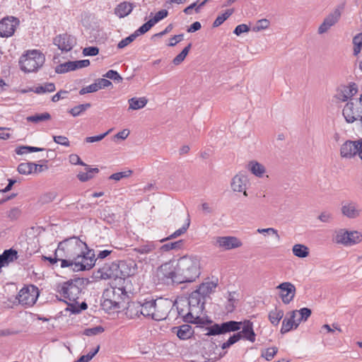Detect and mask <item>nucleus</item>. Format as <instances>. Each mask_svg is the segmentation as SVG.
Masks as SVG:
<instances>
[{
  "label": "nucleus",
  "mask_w": 362,
  "mask_h": 362,
  "mask_svg": "<svg viewBox=\"0 0 362 362\" xmlns=\"http://www.w3.org/2000/svg\"><path fill=\"white\" fill-rule=\"evenodd\" d=\"M276 288L280 290V297L285 304H288L294 298L296 287L290 282L280 284Z\"/></svg>",
  "instance_id": "nucleus-18"
},
{
  "label": "nucleus",
  "mask_w": 362,
  "mask_h": 362,
  "mask_svg": "<svg viewBox=\"0 0 362 362\" xmlns=\"http://www.w3.org/2000/svg\"><path fill=\"white\" fill-rule=\"evenodd\" d=\"M88 250L87 245L76 237H72L60 242L56 250L57 256L63 254L64 260L74 261L85 250Z\"/></svg>",
  "instance_id": "nucleus-4"
},
{
  "label": "nucleus",
  "mask_w": 362,
  "mask_h": 362,
  "mask_svg": "<svg viewBox=\"0 0 362 362\" xmlns=\"http://www.w3.org/2000/svg\"><path fill=\"white\" fill-rule=\"evenodd\" d=\"M103 332L104 328L102 326H96L92 328L85 329L83 334L86 336H94L101 334Z\"/></svg>",
  "instance_id": "nucleus-53"
},
{
  "label": "nucleus",
  "mask_w": 362,
  "mask_h": 362,
  "mask_svg": "<svg viewBox=\"0 0 362 362\" xmlns=\"http://www.w3.org/2000/svg\"><path fill=\"white\" fill-rule=\"evenodd\" d=\"M98 350H99V346H98L94 351L89 352L88 354L81 356L75 362H88V361H90L93 358V356L98 353Z\"/></svg>",
  "instance_id": "nucleus-62"
},
{
  "label": "nucleus",
  "mask_w": 362,
  "mask_h": 362,
  "mask_svg": "<svg viewBox=\"0 0 362 362\" xmlns=\"http://www.w3.org/2000/svg\"><path fill=\"white\" fill-rule=\"evenodd\" d=\"M105 76L117 83H119L122 81V78L121 77V76L116 71L114 70H109L105 74Z\"/></svg>",
  "instance_id": "nucleus-61"
},
{
  "label": "nucleus",
  "mask_w": 362,
  "mask_h": 362,
  "mask_svg": "<svg viewBox=\"0 0 362 362\" xmlns=\"http://www.w3.org/2000/svg\"><path fill=\"white\" fill-rule=\"evenodd\" d=\"M345 8V4L337 5L323 20L318 28L317 33L320 35L326 33L329 30L336 25L340 20Z\"/></svg>",
  "instance_id": "nucleus-9"
},
{
  "label": "nucleus",
  "mask_w": 362,
  "mask_h": 362,
  "mask_svg": "<svg viewBox=\"0 0 362 362\" xmlns=\"http://www.w3.org/2000/svg\"><path fill=\"white\" fill-rule=\"evenodd\" d=\"M142 306V303H132L129 304L126 314L129 316L131 318H134L139 317L141 314V308Z\"/></svg>",
  "instance_id": "nucleus-35"
},
{
  "label": "nucleus",
  "mask_w": 362,
  "mask_h": 362,
  "mask_svg": "<svg viewBox=\"0 0 362 362\" xmlns=\"http://www.w3.org/2000/svg\"><path fill=\"white\" fill-rule=\"evenodd\" d=\"M159 281L167 286L180 284L177 281V267L175 268L170 263L162 264L157 271Z\"/></svg>",
  "instance_id": "nucleus-8"
},
{
  "label": "nucleus",
  "mask_w": 362,
  "mask_h": 362,
  "mask_svg": "<svg viewBox=\"0 0 362 362\" xmlns=\"http://www.w3.org/2000/svg\"><path fill=\"white\" fill-rule=\"evenodd\" d=\"M18 25L19 21L15 17L8 16L4 18L0 21V36L2 37L12 36Z\"/></svg>",
  "instance_id": "nucleus-14"
},
{
  "label": "nucleus",
  "mask_w": 362,
  "mask_h": 362,
  "mask_svg": "<svg viewBox=\"0 0 362 362\" xmlns=\"http://www.w3.org/2000/svg\"><path fill=\"white\" fill-rule=\"evenodd\" d=\"M177 281L180 284L194 281L200 275V262L196 257L184 256L177 264Z\"/></svg>",
  "instance_id": "nucleus-3"
},
{
  "label": "nucleus",
  "mask_w": 362,
  "mask_h": 362,
  "mask_svg": "<svg viewBox=\"0 0 362 362\" xmlns=\"http://www.w3.org/2000/svg\"><path fill=\"white\" fill-rule=\"evenodd\" d=\"M358 92L357 85L354 83H350L346 86L341 88L340 91L337 93V98L341 101H346Z\"/></svg>",
  "instance_id": "nucleus-27"
},
{
  "label": "nucleus",
  "mask_w": 362,
  "mask_h": 362,
  "mask_svg": "<svg viewBox=\"0 0 362 362\" xmlns=\"http://www.w3.org/2000/svg\"><path fill=\"white\" fill-rule=\"evenodd\" d=\"M217 286V283L212 281H206L201 284L194 291L205 300V298L212 293Z\"/></svg>",
  "instance_id": "nucleus-26"
},
{
  "label": "nucleus",
  "mask_w": 362,
  "mask_h": 362,
  "mask_svg": "<svg viewBox=\"0 0 362 362\" xmlns=\"http://www.w3.org/2000/svg\"><path fill=\"white\" fill-rule=\"evenodd\" d=\"M257 232L260 234L267 233L269 235H274L277 240H280V236L278 233V230L274 228H258Z\"/></svg>",
  "instance_id": "nucleus-56"
},
{
  "label": "nucleus",
  "mask_w": 362,
  "mask_h": 362,
  "mask_svg": "<svg viewBox=\"0 0 362 362\" xmlns=\"http://www.w3.org/2000/svg\"><path fill=\"white\" fill-rule=\"evenodd\" d=\"M111 131H112V129H109L104 134L97 135V136H88L86 138L85 141L87 143H93V142L100 141L103 140L107 134H109V133Z\"/></svg>",
  "instance_id": "nucleus-59"
},
{
  "label": "nucleus",
  "mask_w": 362,
  "mask_h": 362,
  "mask_svg": "<svg viewBox=\"0 0 362 362\" xmlns=\"http://www.w3.org/2000/svg\"><path fill=\"white\" fill-rule=\"evenodd\" d=\"M76 69V66L74 62H67L61 64L56 67V72L58 74H64L70 71Z\"/></svg>",
  "instance_id": "nucleus-42"
},
{
  "label": "nucleus",
  "mask_w": 362,
  "mask_h": 362,
  "mask_svg": "<svg viewBox=\"0 0 362 362\" xmlns=\"http://www.w3.org/2000/svg\"><path fill=\"white\" fill-rule=\"evenodd\" d=\"M82 282L80 279H76L57 286V292L62 298V300L69 305L77 303L81 293L80 286Z\"/></svg>",
  "instance_id": "nucleus-6"
},
{
  "label": "nucleus",
  "mask_w": 362,
  "mask_h": 362,
  "mask_svg": "<svg viewBox=\"0 0 362 362\" xmlns=\"http://www.w3.org/2000/svg\"><path fill=\"white\" fill-rule=\"evenodd\" d=\"M42 168V165H39L33 163H22L18 166V172L22 175H29L36 170L37 167Z\"/></svg>",
  "instance_id": "nucleus-33"
},
{
  "label": "nucleus",
  "mask_w": 362,
  "mask_h": 362,
  "mask_svg": "<svg viewBox=\"0 0 362 362\" xmlns=\"http://www.w3.org/2000/svg\"><path fill=\"white\" fill-rule=\"evenodd\" d=\"M53 140L55 143L64 146H69L70 142L67 137L64 136H53Z\"/></svg>",
  "instance_id": "nucleus-63"
},
{
  "label": "nucleus",
  "mask_w": 362,
  "mask_h": 362,
  "mask_svg": "<svg viewBox=\"0 0 362 362\" xmlns=\"http://www.w3.org/2000/svg\"><path fill=\"white\" fill-rule=\"evenodd\" d=\"M39 293V289L37 286L34 285L26 286L20 290L17 299L21 305L32 306L35 303Z\"/></svg>",
  "instance_id": "nucleus-11"
},
{
  "label": "nucleus",
  "mask_w": 362,
  "mask_h": 362,
  "mask_svg": "<svg viewBox=\"0 0 362 362\" xmlns=\"http://www.w3.org/2000/svg\"><path fill=\"white\" fill-rule=\"evenodd\" d=\"M278 352V349L276 346L269 347L266 349L262 350L261 356L267 361H271L274 358Z\"/></svg>",
  "instance_id": "nucleus-47"
},
{
  "label": "nucleus",
  "mask_w": 362,
  "mask_h": 362,
  "mask_svg": "<svg viewBox=\"0 0 362 362\" xmlns=\"http://www.w3.org/2000/svg\"><path fill=\"white\" fill-rule=\"evenodd\" d=\"M233 9H228L221 15H219L213 23L214 27H218L227 20L233 13Z\"/></svg>",
  "instance_id": "nucleus-46"
},
{
  "label": "nucleus",
  "mask_w": 362,
  "mask_h": 362,
  "mask_svg": "<svg viewBox=\"0 0 362 362\" xmlns=\"http://www.w3.org/2000/svg\"><path fill=\"white\" fill-rule=\"evenodd\" d=\"M119 271V265L112 262L100 268L96 273V277L105 280L111 279H116L120 276Z\"/></svg>",
  "instance_id": "nucleus-15"
},
{
  "label": "nucleus",
  "mask_w": 362,
  "mask_h": 362,
  "mask_svg": "<svg viewBox=\"0 0 362 362\" xmlns=\"http://www.w3.org/2000/svg\"><path fill=\"white\" fill-rule=\"evenodd\" d=\"M30 90L37 94L52 93L55 90V85L53 83H45L42 85L35 87L34 89H31Z\"/></svg>",
  "instance_id": "nucleus-37"
},
{
  "label": "nucleus",
  "mask_w": 362,
  "mask_h": 362,
  "mask_svg": "<svg viewBox=\"0 0 362 362\" xmlns=\"http://www.w3.org/2000/svg\"><path fill=\"white\" fill-rule=\"evenodd\" d=\"M241 325L242 322L236 321H228L220 325L214 324L212 326L206 328L208 332L206 334V335H217L238 331L240 329Z\"/></svg>",
  "instance_id": "nucleus-13"
},
{
  "label": "nucleus",
  "mask_w": 362,
  "mask_h": 362,
  "mask_svg": "<svg viewBox=\"0 0 362 362\" xmlns=\"http://www.w3.org/2000/svg\"><path fill=\"white\" fill-rule=\"evenodd\" d=\"M148 103V100L145 97L132 98L128 100L129 110H137L144 107Z\"/></svg>",
  "instance_id": "nucleus-32"
},
{
  "label": "nucleus",
  "mask_w": 362,
  "mask_h": 362,
  "mask_svg": "<svg viewBox=\"0 0 362 362\" xmlns=\"http://www.w3.org/2000/svg\"><path fill=\"white\" fill-rule=\"evenodd\" d=\"M54 44L62 52H69L76 44V40L74 36L66 33L57 36L54 39Z\"/></svg>",
  "instance_id": "nucleus-17"
},
{
  "label": "nucleus",
  "mask_w": 362,
  "mask_h": 362,
  "mask_svg": "<svg viewBox=\"0 0 362 362\" xmlns=\"http://www.w3.org/2000/svg\"><path fill=\"white\" fill-rule=\"evenodd\" d=\"M240 339V334H234L233 336H231L227 341L224 342L221 348L223 349H226L229 348L231 345L235 344V342L238 341Z\"/></svg>",
  "instance_id": "nucleus-54"
},
{
  "label": "nucleus",
  "mask_w": 362,
  "mask_h": 362,
  "mask_svg": "<svg viewBox=\"0 0 362 362\" xmlns=\"http://www.w3.org/2000/svg\"><path fill=\"white\" fill-rule=\"evenodd\" d=\"M18 258L17 250L10 248L5 250L1 255H0V269L5 266L8 265L10 263L13 262Z\"/></svg>",
  "instance_id": "nucleus-28"
},
{
  "label": "nucleus",
  "mask_w": 362,
  "mask_h": 362,
  "mask_svg": "<svg viewBox=\"0 0 362 362\" xmlns=\"http://www.w3.org/2000/svg\"><path fill=\"white\" fill-rule=\"evenodd\" d=\"M102 305L104 309L107 310H110L112 308H120V306L118 304L114 303L111 298L105 299Z\"/></svg>",
  "instance_id": "nucleus-64"
},
{
  "label": "nucleus",
  "mask_w": 362,
  "mask_h": 362,
  "mask_svg": "<svg viewBox=\"0 0 362 362\" xmlns=\"http://www.w3.org/2000/svg\"><path fill=\"white\" fill-rule=\"evenodd\" d=\"M95 261L94 252L85 250L84 253L79 255L74 262L70 260H62L60 267H69L74 272L83 271L91 269L95 265Z\"/></svg>",
  "instance_id": "nucleus-7"
},
{
  "label": "nucleus",
  "mask_w": 362,
  "mask_h": 362,
  "mask_svg": "<svg viewBox=\"0 0 362 362\" xmlns=\"http://www.w3.org/2000/svg\"><path fill=\"white\" fill-rule=\"evenodd\" d=\"M156 246L153 242H148L146 244L138 246L134 248V251L137 253L144 255L153 252Z\"/></svg>",
  "instance_id": "nucleus-39"
},
{
  "label": "nucleus",
  "mask_w": 362,
  "mask_h": 362,
  "mask_svg": "<svg viewBox=\"0 0 362 362\" xmlns=\"http://www.w3.org/2000/svg\"><path fill=\"white\" fill-rule=\"evenodd\" d=\"M241 331L237 334H240V339L247 340L252 343L255 341L256 334L253 329V323L250 320L242 322Z\"/></svg>",
  "instance_id": "nucleus-23"
},
{
  "label": "nucleus",
  "mask_w": 362,
  "mask_h": 362,
  "mask_svg": "<svg viewBox=\"0 0 362 362\" xmlns=\"http://www.w3.org/2000/svg\"><path fill=\"white\" fill-rule=\"evenodd\" d=\"M176 307L175 302L168 298H159L157 299L146 300L141 308V314L145 317L156 321L164 320Z\"/></svg>",
  "instance_id": "nucleus-2"
},
{
  "label": "nucleus",
  "mask_w": 362,
  "mask_h": 362,
  "mask_svg": "<svg viewBox=\"0 0 362 362\" xmlns=\"http://www.w3.org/2000/svg\"><path fill=\"white\" fill-rule=\"evenodd\" d=\"M293 254L298 257L305 258L309 255V248L303 244H296L292 247Z\"/></svg>",
  "instance_id": "nucleus-34"
},
{
  "label": "nucleus",
  "mask_w": 362,
  "mask_h": 362,
  "mask_svg": "<svg viewBox=\"0 0 362 362\" xmlns=\"http://www.w3.org/2000/svg\"><path fill=\"white\" fill-rule=\"evenodd\" d=\"M134 5L127 1H123L118 4L115 8V13L119 18H124L128 16L133 10Z\"/></svg>",
  "instance_id": "nucleus-29"
},
{
  "label": "nucleus",
  "mask_w": 362,
  "mask_h": 362,
  "mask_svg": "<svg viewBox=\"0 0 362 362\" xmlns=\"http://www.w3.org/2000/svg\"><path fill=\"white\" fill-rule=\"evenodd\" d=\"M132 173V170H127L123 172H119L116 173H113L110 176V180H114L115 181H119L122 178L128 177Z\"/></svg>",
  "instance_id": "nucleus-55"
},
{
  "label": "nucleus",
  "mask_w": 362,
  "mask_h": 362,
  "mask_svg": "<svg viewBox=\"0 0 362 362\" xmlns=\"http://www.w3.org/2000/svg\"><path fill=\"white\" fill-rule=\"evenodd\" d=\"M247 169L254 175L258 177H262L266 173L265 167L256 160H251L247 164Z\"/></svg>",
  "instance_id": "nucleus-31"
},
{
  "label": "nucleus",
  "mask_w": 362,
  "mask_h": 362,
  "mask_svg": "<svg viewBox=\"0 0 362 362\" xmlns=\"http://www.w3.org/2000/svg\"><path fill=\"white\" fill-rule=\"evenodd\" d=\"M297 312V321L300 323L302 321H306L311 315V310L307 308H301L298 310H294Z\"/></svg>",
  "instance_id": "nucleus-48"
},
{
  "label": "nucleus",
  "mask_w": 362,
  "mask_h": 362,
  "mask_svg": "<svg viewBox=\"0 0 362 362\" xmlns=\"http://www.w3.org/2000/svg\"><path fill=\"white\" fill-rule=\"evenodd\" d=\"M189 225H190V219H189V216H188L186 220L185 223L182 226V228H180L178 230H175L168 238H167L165 239H162L160 240V242H163L165 240H169V239H171V238H177V237L184 234L187 231V230L188 229Z\"/></svg>",
  "instance_id": "nucleus-44"
},
{
  "label": "nucleus",
  "mask_w": 362,
  "mask_h": 362,
  "mask_svg": "<svg viewBox=\"0 0 362 362\" xmlns=\"http://www.w3.org/2000/svg\"><path fill=\"white\" fill-rule=\"evenodd\" d=\"M119 279H124L126 276H130L134 275L137 272V265L132 261L121 262L119 264Z\"/></svg>",
  "instance_id": "nucleus-25"
},
{
  "label": "nucleus",
  "mask_w": 362,
  "mask_h": 362,
  "mask_svg": "<svg viewBox=\"0 0 362 362\" xmlns=\"http://www.w3.org/2000/svg\"><path fill=\"white\" fill-rule=\"evenodd\" d=\"M100 90L98 82L92 83L86 87L81 88L79 91L80 95H84L86 93H94Z\"/></svg>",
  "instance_id": "nucleus-51"
},
{
  "label": "nucleus",
  "mask_w": 362,
  "mask_h": 362,
  "mask_svg": "<svg viewBox=\"0 0 362 362\" xmlns=\"http://www.w3.org/2000/svg\"><path fill=\"white\" fill-rule=\"evenodd\" d=\"M360 143L357 141L348 140L344 142L340 148V155L343 158H351L356 155H358V145Z\"/></svg>",
  "instance_id": "nucleus-20"
},
{
  "label": "nucleus",
  "mask_w": 362,
  "mask_h": 362,
  "mask_svg": "<svg viewBox=\"0 0 362 362\" xmlns=\"http://www.w3.org/2000/svg\"><path fill=\"white\" fill-rule=\"evenodd\" d=\"M87 171L86 173H79L77 175L78 180L81 182H86L93 177V173H98L99 172L98 168H89L88 165L86 166Z\"/></svg>",
  "instance_id": "nucleus-38"
},
{
  "label": "nucleus",
  "mask_w": 362,
  "mask_h": 362,
  "mask_svg": "<svg viewBox=\"0 0 362 362\" xmlns=\"http://www.w3.org/2000/svg\"><path fill=\"white\" fill-rule=\"evenodd\" d=\"M297 312L291 311L287 313L286 317L282 322V326L281 328V332L282 334L288 332L293 329H296L299 325V322L297 321Z\"/></svg>",
  "instance_id": "nucleus-22"
},
{
  "label": "nucleus",
  "mask_w": 362,
  "mask_h": 362,
  "mask_svg": "<svg viewBox=\"0 0 362 362\" xmlns=\"http://www.w3.org/2000/svg\"><path fill=\"white\" fill-rule=\"evenodd\" d=\"M154 24L152 23L151 20L143 24L139 29H137L134 34L136 35V37H137L140 35H143L148 32Z\"/></svg>",
  "instance_id": "nucleus-49"
},
{
  "label": "nucleus",
  "mask_w": 362,
  "mask_h": 362,
  "mask_svg": "<svg viewBox=\"0 0 362 362\" xmlns=\"http://www.w3.org/2000/svg\"><path fill=\"white\" fill-rule=\"evenodd\" d=\"M182 245V240H178L173 243L164 244L161 246V250L163 251H169L171 250H177Z\"/></svg>",
  "instance_id": "nucleus-50"
},
{
  "label": "nucleus",
  "mask_w": 362,
  "mask_h": 362,
  "mask_svg": "<svg viewBox=\"0 0 362 362\" xmlns=\"http://www.w3.org/2000/svg\"><path fill=\"white\" fill-rule=\"evenodd\" d=\"M21 215V211L18 207H13L11 209L7 214L8 218L11 221H16L17 220Z\"/></svg>",
  "instance_id": "nucleus-57"
},
{
  "label": "nucleus",
  "mask_w": 362,
  "mask_h": 362,
  "mask_svg": "<svg viewBox=\"0 0 362 362\" xmlns=\"http://www.w3.org/2000/svg\"><path fill=\"white\" fill-rule=\"evenodd\" d=\"M105 295L112 299L114 303L119 304L128 298L127 292L123 287H113L105 291Z\"/></svg>",
  "instance_id": "nucleus-21"
},
{
  "label": "nucleus",
  "mask_w": 362,
  "mask_h": 362,
  "mask_svg": "<svg viewBox=\"0 0 362 362\" xmlns=\"http://www.w3.org/2000/svg\"><path fill=\"white\" fill-rule=\"evenodd\" d=\"M354 48L353 54L357 56L362 49V33L355 35L352 40Z\"/></svg>",
  "instance_id": "nucleus-43"
},
{
  "label": "nucleus",
  "mask_w": 362,
  "mask_h": 362,
  "mask_svg": "<svg viewBox=\"0 0 362 362\" xmlns=\"http://www.w3.org/2000/svg\"><path fill=\"white\" fill-rule=\"evenodd\" d=\"M334 240L337 243L344 246H351L362 242V233L357 230L339 229L336 231Z\"/></svg>",
  "instance_id": "nucleus-10"
},
{
  "label": "nucleus",
  "mask_w": 362,
  "mask_h": 362,
  "mask_svg": "<svg viewBox=\"0 0 362 362\" xmlns=\"http://www.w3.org/2000/svg\"><path fill=\"white\" fill-rule=\"evenodd\" d=\"M179 339L186 340L189 339L194 334V331L189 325L185 324L177 327H174Z\"/></svg>",
  "instance_id": "nucleus-30"
},
{
  "label": "nucleus",
  "mask_w": 362,
  "mask_h": 362,
  "mask_svg": "<svg viewBox=\"0 0 362 362\" xmlns=\"http://www.w3.org/2000/svg\"><path fill=\"white\" fill-rule=\"evenodd\" d=\"M45 55L37 49L28 50L19 60L21 69L25 73L36 72L42 66Z\"/></svg>",
  "instance_id": "nucleus-5"
},
{
  "label": "nucleus",
  "mask_w": 362,
  "mask_h": 362,
  "mask_svg": "<svg viewBox=\"0 0 362 362\" xmlns=\"http://www.w3.org/2000/svg\"><path fill=\"white\" fill-rule=\"evenodd\" d=\"M136 38V35L132 33L129 36L122 39L117 45V47L119 49H123L132 42Z\"/></svg>",
  "instance_id": "nucleus-58"
},
{
  "label": "nucleus",
  "mask_w": 362,
  "mask_h": 362,
  "mask_svg": "<svg viewBox=\"0 0 362 362\" xmlns=\"http://www.w3.org/2000/svg\"><path fill=\"white\" fill-rule=\"evenodd\" d=\"M247 184V177L243 173H238L233 177L230 187L234 192H243L245 197H247L246 191Z\"/></svg>",
  "instance_id": "nucleus-19"
},
{
  "label": "nucleus",
  "mask_w": 362,
  "mask_h": 362,
  "mask_svg": "<svg viewBox=\"0 0 362 362\" xmlns=\"http://www.w3.org/2000/svg\"><path fill=\"white\" fill-rule=\"evenodd\" d=\"M192 47V44L189 43L187 47H185L182 51L177 54L173 60V63L174 65L177 66L180 64L185 59L187 55L188 54Z\"/></svg>",
  "instance_id": "nucleus-45"
},
{
  "label": "nucleus",
  "mask_w": 362,
  "mask_h": 362,
  "mask_svg": "<svg viewBox=\"0 0 362 362\" xmlns=\"http://www.w3.org/2000/svg\"><path fill=\"white\" fill-rule=\"evenodd\" d=\"M51 115L49 112H43L41 114H36L34 115L27 117L26 119L28 122L33 123H39L41 122L47 121L50 119Z\"/></svg>",
  "instance_id": "nucleus-40"
},
{
  "label": "nucleus",
  "mask_w": 362,
  "mask_h": 362,
  "mask_svg": "<svg viewBox=\"0 0 362 362\" xmlns=\"http://www.w3.org/2000/svg\"><path fill=\"white\" fill-rule=\"evenodd\" d=\"M341 213L349 218H355L360 216L361 210L356 203L346 202L342 204Z\"/></svg>",
  "instance_id": "nucleus-24"
},
{
  "label": "nucleus",
  "mask_w": 362,
  "mask_h": 362,
  "mask_svg": "<svg viewBox=\"0 0 362 362\" xmlns=\"http://www.w3.org/2000/svg\"><path fill=\"white\" fill-rule=\"evenodd\" d=\"M269 25V22L267 19L259 20L256 25L252 28V30L255 32H259L262 30L267 29Z\"/></svg>",
  "instance_id": "nucleus-52"
},
{
  "label": "nucleus",
  "mask_w": 362,
  "mask_h": 362,
  "mask_svg": "<svg viewBox=\"0 0 362 362\" xmlns=\"http://www.w3.org/2000/svg\"><path fill=\"white\" fill-rule=\"evenodd\" d=\"M90 103L81 104L70 109L68 112L73 117H78L81 115L86 110L90 108Z\"/></svg>",
  "instance_id": "nucleus-41"
},
{
  "label": "nucleus",
  "mask_w": 362,
  "mask_h": 362,
  "mask_svg": "<svg viewBox=\"0 0 362 362\" xmlns=\"http://www.w3.org/2000/svg\"><path fill=\"white\" fill-rule=\"evenodd\" d=\"M283 317L284 311L276 308L271 310L269 313V320L274 325H278Z\"/></svg>",
  "instance_id": "nucleus-36"
},
{
  "label": "nucleus",
  "mask_w": 362,
  "mask_h": 362,
  "mask_svg": "<svg viewBox=\"0 0 362 362\" xmlns=\"http://www.w3.org/2000/svg\"><path fill=\"white\" fill-rule=\"evenodd\" d=\"M205 300L194 291L191 293L188 300L182 299L175 301L178 315L188 323L202 325L205 322L202 316Z\"/></svg>",
  "instance_id": "nucleus-1"
},
{
  "label": "nucleus",
  "mask_w": 362,
  "mask_h": 362,
  "mask_svg": "<svg viewBox=\"0 0 362 362\" xmlns=\"http://www.w3.org/2000/svg\"><path fill=\"white\" fill-rule=\"evenodd\" d=\"M168 14V11L165 10V9H163V10H160L158 12H157L156 13L155 16L153 18L150 19V20L155 25L158 22H159L160 21H161L163 18H165V17H167Z\"/></svg>",
  "instance_id": "nucleus-60"
},
{
  "label": "nucleus",
  "mask_w": 362,
  "mask_h": 362,
  "mask_svg": "<svg viewBox=\"0 0 362 362\" xmlns=\"http://www.w3.org/2000/svg\"><path fill=\"white\" fill-rule=\"evenodd\" d=\"M215 245L219 248H222L225 250H229L240 247L242 246V243L236 237L223 236L216 238Z\"/></svg>",
  "instance_id": "nucleus-16"
},
{
  "label": "nucleus",
  "mask_w": 362,
  "mask_h": 362,
  "mask_svg": "<svg viewBox=\"0 0 362 362\" xmlns=\"http://www.w3.org/2000/svg\"><path fill=\"white\" fill-rule=\"evenodd\" d=\"M343 115L348 123H353L362 117V103L358 100L348 102L344 109Z\"/></svg>",
  "instance_id": "nucleus-12"
}]
</instances>
